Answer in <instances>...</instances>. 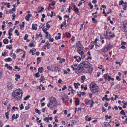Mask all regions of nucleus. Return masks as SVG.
<instances>
[{
  "label": "nucleus",
  "mask_w": 127,
  "mask_h": 127,
  "mask_svg": "<svg viewBox=\"0 0 127 127\" xmlns=\"http://www.w3.org/2000/svg\"><path fill=\"white\" fill-rule=\"evenodd\" d=\"M105 127H111L109 123L107 122H105L104 123Z\"/></svg>",
  "instance_id": "13"
},
{
  "label": "nucleus",
  "mask_w": 127,
  "mask_h": 127,
  "mask_svg": "<svg viewBox=\"0 0 127 127\" xmlns=\"http://www.w3.org/2000/svg\"><path fill=\"white\" fill-rule=\"evenodd\" d=\"M15 33L16 34V35L17 36H18L20 35L19 33L18 32V31L17 30H16L15 31Z\"/></svg>",
  "instance_id": "34"
},
{
  "label": "nucleus",
  "mask_w": 127,
  "mask_h": 127,
  "mask_svg": "<svg viewBox=\"0 0 127 127\" xmlns=\"http://www.w3.org/2000/svg\"><path fill=\"white\" fill-rule=\"evenodd\" d=\"M24 22H23L22 23V24L21 25H20V29L21 30L22 29V28L24 26Z\"/></svg>",
  "instance_id": "24"
},
{
  "label": "nucleus",
  "mask_w": 127,
  "mask_h": 127,
  "mask_svg": "<svg viewBox=\"0 0 127 127\" xmlns=\"http://www.w3.org/2000/svg\"><path fill=\"white\" fill-rule=\"evenodd\" d=\"M58 35L59 36H56L55 37V39L56 40L60 39L61 38V33H58Z\"/></svg>",
  "instance_id": "16"
},
{
  "label": "nucleus",
  "mask_w": 127,
  "mask_h": 127,
  "mask_svg": "<svg viewBox=\"0 0 127 127\" xmlns=\"http://www.w3.org/2000/svg\"><path fill=\"white\" fill-rule=\"evenodd\" d=\"M50 45V44L49 43H46L45 44V47H46L47 46H49Z\"/></svg>",
  "instance_id": "58"
},
{
  "label": "nucleus",
  "mask_w": 127,
  "mask_h": 127,
  "mask_svg": "<svg viewBox=\"0 0 127 127\" xmlns=\"http://www.w3.org/2000/svg\"><path fill=\"white\" fill-rule=\"evenodd\" d=\"M75 102L77 105H78L79 104V100L78 99H76Z\"/></svg>",
  "instance_id": "29"
},
{
  "label": "nucleus",
  "mask_w": 127,
  "mask_h": 127,
  "mask_svg": "<svg viewBox=\"0 0 127 127\" xmlns=\"http://www.w3.org/2000/svg\"><path fill=\"white\" fill-rule=\"evenodd\" d=\"M30 108V106L29 105L26 106L25 107V109L26 110H28Z\"/></svg>",
  "instance_id": "57"
},
{
  "label": "nucleus",
  "mask_w": 127,
  "mask_h": 127,
  "mask_svg": "<svg viewBox=\"0 0 127 127\" xmlns=\"http://www.w3.org/2000/svg\"><path fill=\"white\" fill-rule=\"evenodd\" d=\"M29 46L31 47H34L35 46H34L33 44V42H31L29 44Z\"/></svg>",
  "instance_id": "31"
},
{
  "label": "nucleus",
  "mask_w": 127,
  "mask_h": 127,
  "mask_svg": "<svg viewBox=\"0 0 127 127\" xmlns=\"http://www.w3.org/2000/svg\"><path fill=\"white\" fill-rule=\"evenodd\" d=\"M19 108L18 107H15L14 106H13L12 107V109L14 110H15V109H16L17 110H18V109Z\"/></svg>",
  "instance_id": "60"
},
{
  "label": "nucleus",
  "mask_w": 127,
  "mask_h": 127,
  "mask_svg": "<svg viewBox=\"0 0 127 127\" xmlns=\"http://www.w3.org/2000/svg\"><path fill=\"white\" fill-rule=\"evenodd\" d=\"M81 81L82 83H83L84 82V81L86 79L85 76L84 75L82 76L81 77Z\"/></svg>",
  "instance_id": "14"
},
{
  "label": "nucleus",
  "mask_w": 127,
  "mask_h": 127,
  "mask_svg": "<svg viewBox=\"0 0 127 127\" xmlns=\"http://www.w3.org/2000/svg\"><path fill=\"white\" fill-rule=\"evenodd\" d=\"M5 61L6 62H10L12 61L11 59L10 58H8L4 59Z\"/></svg>",
  "instance_id": "20"
},
{
  "label": "nucleus",
  "mask_w": 127,
  "mask_h": 127,
  "mask_svg": "<svg viewBox=\"0 0 127 127\" xmlns=\"http://www.w3.org/2000/svg\"><path fill=\"white\" fill-rule=\"evenodd\" d=\"M126 44V42H122L121 43V45L122 46L121 48L123 49H125L126 48V47L124 46Z\"/></svg>",
  "instance_id": "15"
},
{
  "label": "nucleus",
  "mask_w": 127,
  "mask_h": 127,
  "mask_svg": "<svg viewBox=\"0 0 127 127\" xmlns=\"http://www.w3.org/2000/svg\"><path fill=\"white\" fill-rule=\"evenodd\" d=\"M66 36L67 37H68L70 36V34L69 32H67L65 33Z\"/></svg>",
  "instance_id": "42"
},
{
  "label": "nucleus",
  "mask_w": 127,
  "mask_h": 127,
  "mask_svg": "<svg viewBox=\"0 0 127 127\" xmlns=\"http://www.w3.org/2000/svg\"><path fill=\"white\" fill-rule=\"evenodd\" d=\"M81 63L83 68L87 73H90L93 71L92 67L91 66V65L88 62L85 61Z\"/></svg>",
  "instance_id": "2"
},
{
  "label": "nucleus",
  "mask_w": 127,
  "mask_h": 127,
  "mask_svg": "<svg viewBox=\"0 0 127 127\" xmlns=\"http://www.w3.org/2000/svg\"><path fill=\"white\" fill-rule=\"evenodd\" d=\"M116 79L118 81H120L121 80L119 76H116Z\"/></svg>",
  "instance_id": "62"
},
{
  "label": "nucleus",
  "mask_w": 127,
  "mask_h": 127,
  "mask_svg": "<svg viewBox=\"0 0 127 127\" xmlns=\"http://www.w3.org/2000/svg\"><path fill=\"white\" fill-rule=\"evenodd\" d=\"M8 39L7 38L4 39L3 40V42L5 44H7L8 43Z\"/></svg>",
  "instance_id": "17"
},
{
  "label": "nucleus",
  "mask_w": 127,
  "mask_h": 127,
  "mask_svg": "<svg viewBox=\"0 0 127 127\" xmlns=\"http://www.w3.org/2000/svg\"><path fill=\"white\" fill-rule=\"evenodd\" d=\"M22 92L21 90L18 89L12 93V96L16 100H20L22 96Z\"/></svg>",
  "instance_id": "1"
},
{
  "label": "nucleus",
  "mask_w": 127,
  "mask_h": 127,
  "mask_svg": "<svg viewBox=\"0 0 127 127\" xmlns=\"http://www.w3.org/2000/svg\"><path fill=\"white\" fill-rule=\"evenodd\" d=\"M32 29L33 30L34 29L35 30H36L37 28V27L35 26V25L34 24H32Z\"/></svg>",
  "instance_id": "27"
},
{
  "label": "nucleus",
  "mask_w": 127,
  "mask_h": 127,
  "mask_svg": "<svg viewBox=\"0 0 127 127\" xmlns=\"http://www.w3.org/2000/svg\"><path fill=\"white\" fill-rule=\"evenodd\" d=\"M122 5L124 6L123 10H125L127 9V5H124V4H122Z\"/></svg>",
  "instance_id": "41"
},
{
  "label": "nucleus",
  "mask_w": 127,
  "mask_h": 127,
  "mask_svg": "<svg viewBox=\"0 0 127 127\" xmlns=\"http://www.w3.org/2000/svg\"><path fill=\"white\" fill-rule=\"evenodd\" d=\"M46 35L45 36V37L46 38H49V33L48 32H46L45 33Z\"/></svg>",
  "instance_id": "43"
},
{
  "label": "nucleus",
  "mask_w": 127,
  "mask_h": 127,
  "mask_svg": "<svg viewBox=\"0 0 127 127\" xmlns=\"http://www.w3.org/2000/svg\"><path fill=\"white\" fill-rule=\"evenodd\" d=\"M65 61V59H64L63 58L61 59L59 61V63H62L63 62H64Z\"/></svg>",
  "instance_id": "35"
},
{
  "label": "nucleus",
  "mask_w": 127,
  "mask_h": 127,
  "mask_svg": "<svg viewBox=\"0 0 127 127\" xmlns=\"http://www.w3.org/2000/svg\"><path fill=\"white\" fill-rule=\"evenodd\" d=\"M121 31L125 32L127 30V21H125L121 25Z\"/></svg>",
  "instance_id": "4"
},
{
  "label": "nucleus",
  "mask_w": 127,
  "mask_h": 127,
  "mask_svg": "<svg viewBox=\"0 0 127 127\" xmlns=\"http://www.w3.org/2000/svg\"><path fill=\"white\" fill-rule=\"evenodd\" d=\"M37 64H39L41 62V59L40 57H38L37 59Z\"/></svg>",
  "instance_id": "28"
},
{
  "label": "nucleus",
  "mask_w": 127,
  "mask_h": 127,
  "mask_svg": "<svg viewBox=\"0 0 127 127\" xmlns=\"http://www.w3.org/2000/svg\"><path fill=\"white\" fill-rule=\"evenodd\" d=\"M92 20L94 23H96L97 22V21L95 19V18H92Z\"/></svg>",
  "instance_id": "52"
},
{
  "label": "nucleus",
  "mask_w": 127,
  "mask_h": 127,
  "mask_svg": "<svg viewBox=\"0 0 127 127\" xmlns=\"http://www.w3.org/2000/svg\"><path fill=\"white\" fill-rule=\"evenodd\" d=\"M124 1L123 0H121L119 2V5H120L123 4Z\"/></svg>",
  "instance_id": "45"
},
{
  "label": "nucleus",
  "mask_w": 127,
  "mask_h": 127,
  "mask_svg": "<svg viewBox=\"0 0 127 127\" xmlns=\"http://www.w3.org/2000/svg\"><path fill=\"white\" fill-rule=\"evenodd\" d=\"M74 10L76 13H77L78 12V10L77 8L74 9Z\"/></svg>",
  "instance_id": "47"
},
{
  "label": "nucleus",
  "mask_w": 127,
  "mask_h": 127,
  "mask_svg": "<svg viewBox=\"0 0 127 127\" xmlns=\"http://www.w3.org/2000/svg\"><path fill=\"white\" fill-rule=\"evenodd\" d=\"M62 99L63 102H65L67 101L69 99L68 96L67 95L63 97L62 98Z\"/></svg>",
  "instance_id": "11"
},
{
  "label": "nucleus",
  "mask_w": 127,
  "mask_h": 127,
  "mask_svg": "<svg viewBox=\"0 0 127 127\" xmlns=\"http://www.w3.org/2000/svg\"><path fill=\"white\" fill-rule=\"evenodd\" d=\"M88 5L90 6V8L91 9H92L93 8V6L92 5V4L91 3H89Z\"/></svg>",
  "instance_id": "46"
},
{
  "label": "nucleus",
  "mask_w": 127,
  "mask_h": 127,
  "mask_svg": "<svg viewBox=\"0 0 127 127\" xmlns=\"http://www.w3.org/2000/svg\"><path fill=\"white\" fill-rule=\"evenodd\" d=\"M83 4L82 2L81 1L79 2V3L78 4V6H80L81 5H82Z\"/></svg>",
  "instance_id": "63"
},
{
  "label": "nucleus",
  "mask_w": 127,
  "mask_h": 127,
  "mask_svg": "<svg viewBox=\"0 0 127 127\" xmlns=\"http://www.w3.org/2000/svg\"><path fill=\"white\" fill-rule=\"evenodd\" d=\"M28 36V35L27 34H26L25 35V36L24 37V39L25 40H27V38Z\"/></svg>",
  "instance_id": "50"
},
{
  "label": "nucleus",
  "mask_w": 127,
  "mask_h": 127,
  "mask_svg": "<svg viewBox=\"0 0 127 127\" xmlns=\"http://www.w3.org/2000/svg\"><path fill=\"white\" fill-rule=\"evenodd\" d=\"M65 6L64 5L62 6V7L61 8V11L62 12H63L64 11V7H65Z\"/></svg>",
  "instance_id": "40"
},
{
  "label": "nucleus",
  "mask_w": 127,
  "mask_h": 127,
  "mask_svg": "<svg viewBox=\"0 0 127 127\" xmlns=\"http://www.w3.org/2000/svg\"><path fill=\"white\" fill-rule=\"evenodd\" d=\"M71 68H72L73 70H77V67H74L73 65H71Z\"/></svg>",
  "instance_id": "37"
},
{
  "label": "nucleus",
  "mask_w": 127,
  "mask_h": 127,
  "mask_svg": "<svg viewBox=\"0 0 127 127\" xmlns=\"http://www.w3.org/2000/svg\"><path fill=\"white\" fill-rule=\"evenodd\" d=\"M120 113L121 115H125L126 114V113L124 112V111L122 110L120 112Z\"/></svg>",
  "instance_id": "33"
},
{
  "label": "nucleus",
  "mask_w": 127,
  "mask_h": 127,
  "mask_svg": "<svg viewBox=\"0 0 127 127\" xmlns=\"http://www.w3.org/2000/svg\"><path fill=\"white\" fill-rule=\"evenodd\" d=\"M45 121H46L47 123H48L49 122V118L47 117H45L44 119Z\"/></svg>",
  "instance_id": "48"
},
{
  "label": "nucleus",
  "mask_w": 127,
  "mask_h": 127,
  "mask_svg": "<svg viewBox=\"0 0 127 127\" xmlns=\"http://www.w3.org/2000/svg\"><path fill=\"white\" fill-rule=\"evenodd\" d=\"M34 76L36 78H38L40 76V75L39 72H37L34 74Z\"/></svg>",
  "instance_id": "26"
},
{
  "label": "nucleus",
  "mask_w": 127,
  "mask_h": 127,
  "mask_svg": "<svg viewBox=\"0 0 127 127\" xmlns=\"http://www.w3.org/2000/svg\"><path fill=\"white\" fill-rule=\"evenodd\" d=\"M51 37H49V41H51L52 42H53L54 41V39L53 38H50Z\"/></svg>",
  "instance_id": "56"
},
{
  "label": "nucleus",
  "mask_w": 127,
  "mask_h": 127,
  "mask_svg": "<svg viewBox=\"0 0 127 127\" xmlns=\"http://www.w3.org/2000/svg\"><path fill=\"white\" fill-rule=\"evenodd\" d=\"M7 53L6 52H5L4 53H2V56H6Z\"/></svg>",
  "instance_id": "55"
},
{
  "label": "nucleus",
  "mask_w": 127,
  "mask_h": 127,
  "mask_svg": "<svg viewBox=\"0 0 127 127\" xmlns=\"http://www.w3.org/2000/svg\"><path fill=\"white\" fill-rule=\"evenodd\" d=\"M7 69H9V70H11L12 69V67L10 65H9L8 67L7 68Z\"/></svg>",
  "instance_id": "53"
},
{
  "label": "nucleus",
  "mask_w": 127,
  "mask_h": 127,
  "mask_svg": "<svg viewBox=\"0 0 127 127\" xmlns=\"http://www.w3.org/2000/svg\"><path fill=\"white\" fill-rule=\"evenodd\" d=\"M125 32V34L126 37V38L127 39V30Z\"/></svg>",
  "instance_id": "64"
},
{
  "label": "nucleus",
  "mask_w": 127,
  "mask_h": 127,
  "mask_svg": "<svg viewBox=\"0 0 127 127\" xmlns=\"http://www.w3.org/2000/svg\"><path fill=\"white\" fill-rule=\"evenodd\" d=\"M74 58L76 59V61L78 62H79L81 60V58L78 57L77 56H74Z\"/></svg>",
  "instance_id": "10"
},
{
  "label": "nucleus",
  "mask_w": 127,
  "mask_h": 127,
  "mask_svg": "<svg viewBox=\"0 0 127 127\" xmlns=\"http://www.w3.org/2000/svg\"><path fill=\"white\" fill-rule=\"evenodd\" d=\"M46 27L48 29H49L50 27L49 24H48V23L47 22L46 24Z\"/></svg>",
  "instance_id": "49"
},
{
  "label": "nucleus",
  "mask_w": 127,
  "mask_h": 127,
  "mask_svg": "<svg viewBox=\"0 0 127 127\" xmlns=\"http://www.w3.org/2000/svg\"><path fill=\"white\" fill-rule=\"evenodd\" d=\"M7 87L10 89H12L13 88V86L11 83L8 84L7 85Z\"/></svg>",
  "instance_id": "19"
},
{
  "label": "nucleus",
  "mask_w": 127,
  "mask_h": 127,
  "mask_svg": "<svg viewBox=\"0 0 127 127\" xmlns=\"http://www.w3.org/2000/svg\"><path fill=\"white\" fill-rule=\"evenodd\" d=\"M72 7L71 6H69V8L68 9V12L69 13H70L71 12V10H70V9H72Z\"/></svg>",
  "instance_id": "51"
},
{
  "label": "nucleus",
  "mask_w": 127,
  "mask_h": 127,
  "mask_svg": "<svg viewBox=\"0 0 127 127\" xmlns=\"http://www.w3.org/2000/svg\"><path fill=\"white\" fill-rule=\"evenodd\" d=\"M35 111L36 113H38V114L39 115L41 113V112L40 111L38 110V109H35Z\"/></svg>",
  "instance_id": "30"
},
{
  "label": "nucleus",
  "mask_w": 127,
  "mask_h": 127,
  "mask_svg": "<svg viewBox=\"0 0 127 127\" xmlns=\"http://www.w3.org/2000/svg\"><path fill=\"white\" fill-rule=\"evenodd\" d=\"M63 24L64 25L65 27H66L67 25L66 24L65 19H64V21L63 23Z\"/></svg>",
  "instance_id": "44"
},
{
  "label": "nucleus",
  "mask_w": 127,
  "mask_h": 127,
  "mask_svg": "<svg viewBox=\"0 0 127 127\" xmlns=\"http://www.w3.org/2000/svg\"><path fill=\"white\" fill-rule=\"evenodd\" d=\"M5 115L6 118L7 119H8L9 118L8 116L9 115V113L8 112H6L5 113Z\"/></svg>",
  "instance_id": "25"
},
{
  "label": "nucleus",
  "mask_w": 127,
  "mask_h": 127,
  "mask_svg": "<svg viewBox=\"0 0 127 127\" xmlns=\"http://www.w3.org/2000/svg\"><path fill=\"white\" fill-rule=\"evenodd\" d=\"M38 71L40 73H42L43 71V69L42 67H39L38 68Z\"/></svg>",
  "instance_id": "21"
},
{
  "label": "nucleus",
  "mask_w": 127,
  "mask_h": 127,
  "mask_svg": "<svg viewBox=\"0 0 127 127\" xmlns=\"http://www.w3.org/2000/svg\"><path fill=\"white\" fill-rule=\"evenodd\" d=\"M45 27L44 26V27L42 28V30L43 32L45 33L46 32H48L46 31H47L48 29L46 28H45Z\"/></svg>",
  "instance_id": "23"
},
{
  "label": "nucleus",
  "mask_w": 127,
  "mask_h": 127,
  "mask_svg": "<svg viewBox=\"0 0 127 127\" xmlns=\"http://www.w3.org/2000/svg\"><path fill=\"white\" fill-rule=\"evenodd\" d=\"M45 80V79L43 76H41L39 79V82H41L42 81H44Z\"/></svg>",
  "instance_id": "18"
},
{
  "label": "nucleus",
  "mask_w": 127,
  "mask_h": 127,
  "mask_svg": "<svg viewBox=\"0 0 127 127\" xmlns=\"http://www.w3.org/2000/svg\"><path fill=\"white\" fill-rule=\"evenodd\" d=\"M30 97V95H27L24 98V100H27Z\"/></svg>",
  "instance_id": "39"
},
{
  "label": "nucleus",
  "mask_w": 127,
  "mask_h": 127,
  "mask_svg": "<svg viewBox=\"0 0 127 127\" xmlns=\"http://www.w3.org/2000/svg\"><path fill=\"white\" fill-rule=\"evenodd\" d=\"M77 52L81 56V58L83 59L85 58V56L84 55V53L85 52V49L83 50H77Z\"/></svg>",
  "instance_id": "8"
},
{
  "label": "nucleus",
  "mask_w": 127,
  "mask_h": 127,
  "mask_svg": "<svg viewBox=\"0 0 127 127\" xmlns=\"http://www.w3.org/2000/svg\"><path fill=\"white\" fill-rule=\"evenodd\" d=\"M19 106L20 110H22L23 109L24 106L22 104H21V105H20Z\"/></svg>",
  "instance_id": "32"
},
{
  "label": "nucleus",
  "mask_w": 127,
  "mask_h": 127,
  "mask_svg": "<svg viewBox=\"0 0 127 127\" xmlns=\"http://www.w3.org/2000/svg\"><path fill=\"white\" fill-rule=\"evenodd\" d=\"M74 85L76 89H77L78 88V86L77 85V83H74Z\"/></svg>",
  "instance_id": "36"
},
{
  "label": "nucleus",
  "mask_w": 127,
  "mask_h": 127,
  "mask_svg": "<svg viewBox=\"0 0 127 127\" xmlns=\"http://www.w3.org/2000/svg\"><path fill=\"white\" fill-rule=\"evenodd\" d=\"M54 69L55 71L56 72L57 70L58 69V66H55L54 67Z\"/></svg>",
  "instance_id": "61"
},
{
  "label": "nucleus",
  "mask_w": 127,
  "mask_h": 127,
  "mask_svg": "<svg viewBox=\"0 0 127 127\" xmlns=\"http://www.w3.org/2000/svg\"><path fill=\"white\" fill-rule=\"evenodd\" d=\"M98 87L94 83H91L90 84V89L93 93H95L98 92Z\"/></svg>",
  "instance_id": "3"
},
{
  "label": "nucleus",
  "mask_w": 127,
  "mask_h": 127,
  "mask_svg": "<svg viewBox=\"0 0 127 127\" xmlns=\"http://www.w3.org/2000/svg\"><path fill=\"white\" fill-rule=\"evenodd\" d=\"M68 88L69 89L70 88L71 89L70 90V91L72 92V93L74 95V93L73 92L74 90L72 88V87L71 86H68Z\"/></svg>",
  "instance_id": "22"
},
{
  "label": "nucleus",
  "mask_w": 127,
  "mask_h": 127,
  "mask_svg": "<svg viewBox=\"0 0 127 127\" xmlns=\"http://www.w3.org/2000/svg\"><path fill=\"white\" fill-rule=\"evenodd\" d=\"M66 88H67V87H66V86L65 85H64L63 86V88H62V90L64 91V90L66 89Z\"/></svg>",
  "instance_id": "59"
},
{
  "label": "nucleus",
  "mask_w": 127,
  "mask_h": 127,
  "mask_svg": "<svg viewBox=\"0 0 127 127\" xmlns=\"http://www.w3.org/2000/svg\"><path fill=\"white\" fill-rule=\"evenodd\" d=\"M32 16V15L31 14H28L25 17V19L27 21H29V18Z\"/></svg>",
  "instance_id": "12"
},
{
  "label": "nucleus",
  "mask_w": 127,
  "mask_h": 127,
  "mask_svg": "<svg viewBox=\"0 0 127 127\" xmlns=\"http://www.w3.org/2000/svg\"><path fill=\"white\" fill-rule=\"evenodd\" d=\"M113 46L110 44H108L106 46H105L104 49L102 51V52L105 53L107 51L110 50L113 47Z\"/></svg>",
  "instance_id": "6"
},
{
  "label": "nucleus",
  "mask_w": 127,
  "mask_h": 127,
  "mask_svg": "<svg viewBox=\"0 0 127 127\" xmlns=\"http://www.w3.org/2000/svg\"><path fill=\"white\" fill-rule=\"evenodd\" d=\"M50 106L52 107H53L54 106H53L49 102V103L47 104V106L48 107H50Z\"/></svg>",
  "instance_id": "38"
},
{
  "label": "nucleus",
  "mask_w": 127,
  "mask_h": 127,
  "mask_svg": "<svg viewBox=\"0 0 127 127\" xmlns=\"http://www.w3.org/2000/svg\"><path fill=\"white\" fill-rule=\"evenodd\" d=\"M76 45L77 49V50L81 49L82 50L84 49V48L82 46L80 41H77L76 43Z\"/></svg>",
  "instance_id": "7"
},
{
  "label": "nucleus",
  "mask_w": 127,
  "mask_h": 127,
  "mask_svg": "<svg viewBox=\"0 0 127 127\" xmlns=\"http://www.w3.org/2000/svg\"><path fill=\"white\" fill-rule=\"evenodd\" d=\"M77 70H78V72L79 73H86V71H85V70L82 65L81 63L80 65L77 67Z\"/></svg>",
  "instance_id": "5"
},
{
  "label": "nucleus",
  "mask_w": 127,
  "mask_h": 127,
  "mask_svg": "<svg viewBox=\"0 0 127 127\" xmlns=\"http://www.w3.org/2000/svg\"><path fill=\"white\" fill-rule=\"evenodd\" d=\"M53 124L54 125V126L53 127H58L57 126V124L55 122H54L53 123Z\"/></svg>",
  "instance_id": "54"
},
{
  "label": "nucleus",
  "mask_w": 127,
  "mask_h": 127,
  "mask_svg": "<svg viewBox=\"0 0 127 127\" xmlns=\"http://www.w3.org/2000/svg\"><path fill=\"white\" fill-rule=\"evenodd\" d=\"M49 100V102L53 105V106H56L55 104L56 103V98L53 97H51L50 98Z\"/></svg>",
  "instance_id": "9"
}]
</instances>
